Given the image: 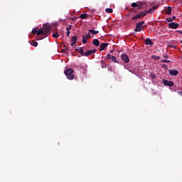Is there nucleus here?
<instances>
[{
	"label": "nucleus",
	"mask_w": 182,
	"mask_h": 182,
	"mask_svg": "<svg viewBox=\"0 0 182 182\" xmlns=\"http://www.w3.org/2000/svg\"><path fill=\"white\" fill-rule=\"evenodd\" d=\"M40 35H43V36H48L50 35V26H43L38 31H37V36H40Z\"/></svg>",
	"instance_id": "1"
},
{
	"label": "nucleus",
	"mask_w": 182,
	"mask_h": 182,
	"mask_svg": "<svg viewBox=\"0 0 182 182\" xmlns=\"http://www.w3.org/2000/svg\"><path fill=\"white\" fill-rule=\"evenodd\" d=\"M73 72L74 70L72 68H68L65 70L64 73L68 80H73V79H75V75H73Z\"/></svg>",
	"instance_id": "2"
},
{
	"label": "nucleus",
	"mask_w": 182,
	"mask_h": 182,
	"mask_svg": "<svg viewBox=\"0 0 182 182\" xmlns=\"http://www.w3.org/2000/svg\"><path fill=\"white\" fill-rule=\"evenodd\" d=\"M144 23H145L144 21L137 23L134 30V32H141V31L144 29V26H143L144 25Z\"/></svg>",
	"instance_id": "3"
},
{
	"label": "nucleus",
	"mask_w": 182,
	"mask_h": 182,
	"mask_svg": "<svg viewBox=\"0 0 182 182\" xmlns=\"http://www.w3.org/2000/svg\"><path fill=\"white\" fill-rule=\"evenodd\" d=\"M146 12L140 11L138 14L131 18L132 21H137V19H140V18H144L146 16Z\"/></svg>",
	"instance_id": "4"
},
{
	"label": "nucleus",
	"mask_w": 182,
	"mask_h": 182,
	"mask_svg": "<svg viewBox=\"0 0 182 182\" xmlns=\"http://www.w3.org/2000/svg\"><path fill=\"white\" fill-rule=\"evenodd\" d=\"M105 58L106 59H109V60H112V62H114V63H119V61H117V58H116V56L114 55L107 54Z\"/></svg>",
	"instance_id": "5"
},
{
	"label": "nucleus",
	"mask_w": 182,
	"mask_h": 182,
	"mask_svg": "<svg viewBox=\"0 0 182 182\" xmlns=\"http://www.w3.org/2000/svg\"><path fill=\"white\" fill-rule=\"evenodd\" d=\"M121 59L122 60H123V62H124V63H129V62H130V58H129V55L124 53L122 54Z\"/></svg>",
	"instance_id": "6"
},
{
	"label": "nucleus",
	"mask_w": 182,
	"mask_h": 182,
	"mask_svg": "<svg viewBox=\"0 0 182 182\" xmlns=\"http://www.w3.org/2000/svg\"><path fill=\"white\" fill-rule=\"evenodd\" d=\"M180 26V24L176 23V22H172L168 23V28L171 29H177Z\"/></svg>",
	"instance_id": "7"
},
{
	"label": "nucleus",
	"mask_w": 182,
	"mask_h": 182,
	"mask_svg": "<svg viewBox=\"0 0 182 182\" xmlns=\"http://www.w3.org/2000/svg\"><path fill=\"white\" fill-rule=\"evenodd\" d=\"M87 39H90V33L82 36V43L85 45L87 43Z\"/></svg>",
	"instance_id": "8"
},
{
	"label": "nucleus",
	"mask_w": 182,
	"mask_h": 182,
	"mask_svg": "<svg viewBox=\"0 0 182 182\" xmlns=\"http://www.w3.org/2000/svg\"><path fill=\"white\" fill-rule=\"evenodd\" d=\"M157 8H159V6H153L151 9H149V11L145 10V11H144V12H146V15H147V14H151V13L154 12V11H156V9H157Z\"/></svg>",
	"instance_id": "9"
},
{
	"label": "nucleus",
	"mask_w": 182,
	"mask_h": 182,
	"mask_svg": "<svg viewBox=\"0 0 182 182\" xmlns=\"http://www.w3.org/2000/svg\"><path fill=\"white\" fill-rule=\"evenodd\" d=\"M162 83L165 85V86H170L171 87L174 86V82L172 81H168L167 80H162Z\"/></svg>",
	"instance_id": "10"
},
{
	"label": "nucleus",
	"mask_w": 182,
	"mask_h": 182,
	"mask_svg": "<svg viewBox=\"0 0 182 182\" xmlns=\"http://www.w3.org/2000/svg\"><path fill=\"white\" fill-rule=\"evenodd\" d=\"M97 52V50H89L85 53V56H90V55H93L94 53H96Z\"/></svg>",
	"instance_id": "11"
},
{
	"label": "nucleus",
	"mask_w": 182,
	"mask_h": 182,
	"mask_svg": "<svg viewBox=\"0 0 182 182\" xmlns=\"http://www.w3.org/2000/svg\"><path fill=\"white\" fill-rule=\"evenodd\" d=\"M168 73H169V75H171V76H177V75H178V70H169Z\"/></svg>",
	"instance_id": "12"
},
{
	"label": "nucleus",
	"mask_w": 182,
	"mask_h": 182,
	"mask_svg": "<svg viewBox=\"0 0 182 182\" xmlns=\"http://www.w3.org/2000/svg\"><path fill=\"white\" fill-rule=\"evenodd\" d=\"M107 46H109V43H102L100 44V50H105L106 49V48H107Z\"/></svg>",
	"instance_id": "13"
},
{
	"label": "nucleus",
	"mask_w": 182,
	"mask_h": 182,
	"mask_svg": "<svg viewBox=\"0 0 182 182\" xmlns=\"http://www.w3.org/2000/svg\"><path fill=\"white\" fill-rule=\"evenodd\" d=\"M71 46H74L76 45V42H77V36H75L71 38Z\"/></svg>",
	"instance_id": "14"
},
{
	"label": "nucleus",
	"mask_w": 182,
	"mask_h": 182,
	"mask_svg": "<svg viewBox=\"0 0 182 182\" xmlns=\"http://www.w3.org/2000/svg\"><path fill=\"white\" fill-rule=\"evenodd\" d=\"M145 45H149V46H153V41L150 40V38H147L145 40Z\"/></svg>",
	"instance_id": "15"
},
{
	"label": "nucleus",
	"mask_w": 182,
	"mask_h": 182,
	"mask_svg": "<svg viewBox=\"0 0 182 182\" xmlns=\"http://www.w3.org/2000/svg\"><path fill=\"white\" fill-rule=\"evenodd\" d=\"M92 43L95 45V46H100V42L96 38H95L92 41Z\"/></svg>",
	"instance_id": "16"
},
{
	"label": "nucleus",
	"mask_w": 182,
	"mask_h": 182,
	"mask_svg": "<svg viewBox=\"0 0 182 182\" xmlns=\"http://www.w3.org/2000/svg\"><path fill=\"white\" fill-rule=\"evenodd\" d=\"M88 32L89 33H92V35H97V33H99V31H95L93 29H89Z\"/></svg>",
	"instance_id": "17"
},
{
	"label": "nucleus",
	"mask_w": 182,
	"mask_h": 182,
	"mask_svg": "<svg viewBox=\"0 0 182 182\" xmlns=\"http://www.w3.org/2000/svg\"><path fill=\"white\" fill-rule=\"evenodd\" d=\"M136 4L138 5V9H141V6L144 5V3L141 1H137Z\"/></svg>",
	"instance_id": "18"
},
{
	"label": "nucleus",
	"mask_w": 182,
	"mask_h": 182,
	"mask_svg": "<svg viewBox=\"0 0 182 182\" xmlns=\"http://www.w3.org/2000/svg\"><path fill=\"white\" fill-rule=\"evenodd\" d=\"M165 14L166 15H171V7L168 6V9L166 10Z\"/></svg>",
	"instance_id": "19"
},
{
	"label": "nucleus",
	"mask_w": 182,
	"mask_h": 182,
	"mask_svg": "<svg viewBox=\"0 0 182 182\" xmlns=\"http://www.w3.org/2000/svg\"><path fill=\"white\" fill-rule=\"evenodd\" d=\"M78 53H80L81 56H85V52H83V48H80V49H77Z\"/></svg>",
	"instance_id": "20"
},
{
	"label": "nucleus",
	"mask_w": 182,
	"mask_h": 182,
	"mask_svg": "<svg viewBox=\"0 0 182 182\" xmlns=\"http://www.w3.org/2000/svg\"><path fill=\"white\" fill-rule=\"evenodd\" d=\"M80 19H86V18H87V14H82L80 16Z\"/></svg>",
	"instance_id": "21"
},
{
	"label": "nucleus",
	"mask_w": 182,
	"mask_h": 182,
	"mask_svg": "<svg viewBox=\"0 0 182 182\" xmlns=\"http://www.w3.org/2000/svg\"><path fill=\"white\" fill-rule=\"evenodd\" d=\"M130 13L132 14V15H134V14H137V10H136L134 9H131Z\"/></svg>",
	"instance_id": "22"
},
{
	"label": "nucleus",
	"mask_w": 182,
	"mask_h": 182,
	"mask_svg": "<svg viewBox=\"0 0 182 182\" xmlns=\"http://www.w3.org/2000/svg\"><path fill=\"white\" fill-rule=\"evenodd\" d=\"M105 12H107V14H112V12H113V9L110 8L106 9Z\"/></svg>",
	"instance_id": "23"
},
{
	"label": "nucleus",
	"mask_w": 182,
	"mask_h": 182,
	"mask_svg": "<svg viewBox=\"0 0 182 182\" xmlns=\"http://www.w3.org/2000/svg\"><path fill=\"white\" fill-rule=\"evenodd\" d=\"M151 58L155 60H159V59H161L160 56H157V55H151Z\"/></svg>",
	"instance_id": "24"
},
{
	"label": "nucleus",
	"mask_w": 182,
	"mask_h": 182,
	"mask_svg": "<svg viewBox=\"0 0 182 182\" xmlns=\"http://www.w3.org/2000/svg\"><path fill=\"white\" fill-rule=\"evenodd\" d=\"M59 36H60L59 33H54L53 34V38H59Z\"/></svg>",
	"instance_id": "25"
},
{
	"label": "nucleus",
	"mask_w": 182,
	"mask_h": 182,
	"mask_svg": "<svg viewBox=\"0 0 182 182\" xmlns=\"http://www.w3.org/2000/svg\"><path fill=\"white\" fill-rule=\"evenodd\" d=\"M131 6H132V8H139L137 3H132Z\"/></svg>",
	"instance_id": "26"
},
{
	"label": "nucleus",
	"mask_w": 182,
	"mask_h": 182,
	"mask_svg": "<svg viewBox=\"0 0 182 182\" xmlns=\"http://www.w3.org/2000/svg\"><path fill=\"white\" fill-rule=\"evenodd\" d=\"M161 63H170V60H161Z\"/></svg>",
	"instance_id": "27"
},
{
	"label": "nucleus",
	"mask_w": 182,
	"mask_h": 182,
	"mask_svg": "<svg viewBox=\"0 0 182 182\" xmlns=\"http://www.w3.org/2000/svg\"><path fill=\"white\" fill-rule=\"evenodd\" d=\"M32 33L38 35V29L37 28H33L31 31Z\"/></svg>",
	"instance_id": "28"
},
{
	"label": "nucleus",
	"mask_w": 182,
	"mask_h": 182,
	"mask_svg": "<svg viewBox=\"0 0 182 182\" xmlns=\"http://www.w3.org/2000/svg\"><path fill=\"white\" fill-rule=\"evenodd\" d=\"M150 77H151L152 79H156V74L151 73V74L150 75Z\"/></svg>",
	"instance_id": "29"
},
{
	"label": "nucleus",
	"mask_w": 182,
	"mask_h": 182,
	"mask_svg": "<svg viewBox=\"0 0 182 182\" xmlns=\"http://www.w3.org/2000/svg\"><path fill=\"white\" fill-rule=\"evenodd\" d=\"M32 46H34V48H36V46H38V42L34 41V42L32 43Z\"/></svg>",
	"instance_id": "30"
},
{
	"label": "nucleus",
	"mask_w": 182,
	"mask_h": 182,
	"mask_svg": "<svg viewBox=\"0 0 182 182\" xmlns=\"http://www.w3.org/2000/svg\"><path fill=\"white\" fill-rule=\"evenodd\" d=\"M71 29H72V25H70L68 27L66 28L67 31H70Z\"/></svg>",
	"instance_id": "31"
},
{
	"label": "nucleus",
	"mask_w": 182,
	"mask_h": 182,
	"mask_svg": "<svg viewBox=\"0 0 182 182\" xmlns=\"http://www.w3.org/2000/svg\"><path fill=\"white\" fill-rule=\"evenodd\" d=\"M161 68H163L164 69H168V67L167 65H166V64H163V65H161Z\"/></svg>",
	"instance_id": "32"
},
{
	"label": "nucleus",
	"mask_w": 182,
	"mask_h": 182,
	"mask_svg": "<svg viewBox=\"0 0 182 182\" xmlns=\"http://www.w3.org/2000/svg\"><path fill=\"white\" fill-rule=\"evenodd\" d=\"M166 21H167V22H173V19H171V18H166Z\"/></svg>",
	"instance_id": "33"
},
{
	"label": "nucleus",
	"mask_w": 182,
	"mask_h": 182,
	"mask_svg": "<svg viewBox=\"0 0 182 182\" xmlns=\"http://www.w3.org/2000/svg\"><path fill=\"white\" fill-rule=\"evenodd\" d=\"M163 56H164V59H168V55L164 53Z\"/></svg>",
	"instance_id": "34"
},
{
	"label": "nucleus",
	"mask_w": 182,
	"mask_h": 182,
	"mask_svg": "<svg viewBox=\"0 0 182 182\" xmlns=\"http://www.w3.org/2000/svg\"><path fill=\"white\" fill-rule=\"evenodd\" d=\"M69 35H70V31H67V36L69 37Z\"/></svg>",
	"instance_id": "35"
},
{
	"label": "nucleus",
	"mask_w": 182,
	"mask_h": 182,
	"mask_svg": "<svg viewBox=\"0 0 182 182\" xmlns=\"http://www.w3.org/2000/svg\"><path fill=\"white\" fill-rule=\"evenodd\" d=\"M178 93L179 94L180 96H182V91H180Z\"/></svg>",
	"instance_id": "36"
},
{
	"label": "nucleus",
	"mask_w": 182,
	"mask_h": 182,
	"mask_svg": "<svg viewBox=\"0 0 182 182\" xmlns=\"http://www.w3.org/2000/svg\"><path fill=\"white\" fill-rule=\"evenodd\" d=\"M171 19H172V21H174V19H176V16H173V17L171 18Z\"/></svg>",
	"instance_id": "37"
},
{
	"label": "nucleus",
	"mask_w": 182,
	"mask_h": 182,
	"mask_svg": "<svg viewBox=\"0 0 182 182\" xmlns=\"http://www.w3.org/2000/svg\"><path fill=\"white\" fill-rule=\"evenodd\" d=\"M63 50V52H68V48Z\"/></svg>",
	"instance_id": "38"
},
{
	"label": "nucleus",
	"mask_w": 182,
	"mask_h": 182,
	"mask_svg": "<svg viewBox=\"0 0 182 182\" xmlns=\"http://www.w3.org/2000/svg\"><path fill=\"white\" fill-rule=\"evenodd\" d=\"M178 33H181L182 35V30L181 31H178Z\"/></svg>",
	"instance_id": "39"
},
{
	"label": "nucleus",
	"mask_w": 182,
	"mask_h": 182,
	"mask_svg": "<svg viewBox=\"0 0 182 182\" xmlns=\"http://www.w3.org/2000/svg\"><path fill=\"white\" fill-rule=\"evenodd\" d=\"M102 63L103 66H105L106 65V63H105L103 61H102Z\"/></svg>",
	"instance_id": "40"
},
{
	"label": "nucleus",
	"mask_w": 182,
	"mask_h": 182,
	"mask_svg": "<svg viewBox=\"0 0 182 182\" xmlns=\"http://www.w3.org/2000/svg\"><path fill=\"white\" fill-rule=\"evenodd\" d=\"M172 48H176V46H172Z\"/></svg>",
	"instance_id": "41"
}]
</instances>
